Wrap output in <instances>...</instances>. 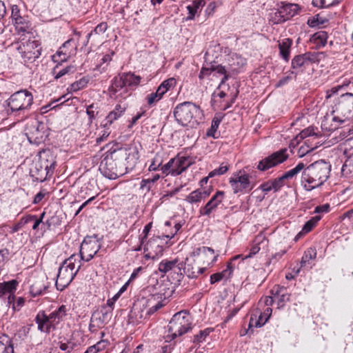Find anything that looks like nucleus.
<instances>
[{
  "label": "nucleus",
  "instance_id": "23",
  "mask_svg": "<svg viewBox=\"0 0 353 353\" xmlns=\"http://www.w3.org/2000/svg\"><path fill=\"white\" fill-rule=\"evenodd\" d=\"M223 196V192H217L204 206L203 211L201 212V213L203 215H209L222 202Z\"/></svg>",
  "mask_w": 353,
  "mask_h": 353
},
{
  "label": "nucleus",
  "instance_id": "8",
  "mask_svg": "<svg viewBox=\"0 0 353 353\" xmlns=\"http://www.w3.org/2000/svg\"><path fill=\"white\" fill-rule=\"evenodd\" d=\"M228 74L225 66H223L222 64L213 63L202 68L200 72L199 79H206L209 80L210 82L215 85L217 84L218 88H220L221 85L228 79Z\"/></svg>",
  "mask_w": 353,
  "mask_h": 353
},
{
  "label": "nucleus",
  "instance_id": "61",
  "mask_svg": "<svg viewBox=\"0 0 353 353\" xmlns=\"http://www.w3.org/2000/svg\"><path fill=\"white\" fill-rule=\"evenodd\" d=\"M252 195L258 201H261L264 199V194L261 195L260 194V190L259 189H256L252 193Z\"/></svg>",
  "mask_w": 353,
  "mask_h": 353
},
{
  "label": "nucleus",
  "instance_id": "7",
  "mask_svg": "<svg viewBox=\"0 0 353 353\" xmlns=\"http://www.w3.org/2000/svg\"><path fill=\"white\" fill-rule=\"evenodd\" d=\"M33 97L27 90H20L12 94L6 103L8 107L7 112L11 114L19 112L30 107Z\"/></svg>",
  "mask_w": 353,
  "mask_h": 353
},
{
  "label": "nucleus",
  "instance_id": "49",
  "mask_svg": "<svg viewBox=\"0 0 353 353\" xmlns=\"http://www.w3.org/2000/svg\"><path fill=\"white\" fill-rule=\"evenodd\" d=\"M219 121H213L210 128L207 132V136L211 137L213 138H216V134L217 129L219 128Z\"/></svg>",
  "mask_w": 353,
  "mask_h": 353
},
{
  "label": "nucleus",
  "instance_id": "58",
  "mask_svg": "<svg viewBox=\"0 0 353 353\" xmlns=\"http://www.w3.org/2000/svg\"><path fill=\"white\" fill-rule=\"evenodd\" d=\"M151 228H152V223H149L144 227V229L143 230V236L141 239V245L143 243V241L147 239L148 233H149L150 230H151Z\"/></svg>",
  "mask_w": 353,
  "mask_h": 353
},
{
  "label": "nucleus",
  "instance_id": "51",
  "mask_svg": "<svg viewBox=\"0 0 353 353\" xmlns=\"http://www.w3.org/2000/svg\"><path fill=\"white\" fill-rule=\"evenodd\" d=\"M47 162L49 163V165H46V169H48V172H47V174H52L53 172H54V166H55V164H56V161H55V158L53 155H50L49 157V159H48L46 160Z\"/></svg>",
  "mask_w": 353,
  "mask_h": 353
},
{
  "label": "nucleus",
  "instance_id": "9",
  "mask_svg": "<svg viewBox=\"0 0 353 353\" xmlns=\"http://www.w3.org/2000/svg\"><path fill=\"white\" fill-rule=\"evenodd\" d=\"M193 163L194 161L190 157L178 155L162 166L161 170L165 176H176L181 174Z\"/></svg>",
  "mask_w": 353,
  "mask_h": 353
},
{
  "label": "nucleus",
  "instance_id": "35",
  "mask_svg": "<svg viewBox=\"0 0 353 353\" xmlns=\"http://www.w3.org/2000/svg\"><path fill=\"white\" fill-rule=\"evenodd\" d=\"M65 312V307L63 305L59 307L58 311L52 312L48 318L46 317V323L48 322L50 323V326L54 328L55 325L59 322V319L61 318L60 314L61 313L63 315Z\"/></svg>",
  "mask_w": 353,
  "mask_h": 353
},
{
  "label": "nucleus",
  "instance_id": "45",
  "mask_svg": "<svg viewBox=\"0 0 353 353\" xmlns=\"http://www.w3.org/2000/svg\"><path fill=\"white\" fill-rule=\"evenodd\" d=\"M163 95L164 94L163 92H161L159 88H157L155 92L148 95L147 98L148 103L151 105L154 103L159 101L162 99Z\"/></svg>",
  "mask_w": 353,
  "mask_h": 353
},
{
  "label": "nucleus",
  "instance_id": "20",
  "mask_svg": "<svg viewBox=\"0 0 353 353\" xmlns=\"http://www.w3.org/2000/svg\"><path fill=\"white\" fill-rule=\"evenodd\" d=\"M18 282L16 280L0 283V297L8 295V304H11L14 301V294Z\"/></svg>",
  "mask_w": 353,
  "mask_h": 353
},
{
  "label": "nucleus",
  "instance_id": "11",
  "mask_svg": "<svg viewBox=\"0 0 353 353\" xmlns=\"http://www.w3.org/2000/svg\"><path fill=\"white\" fill-rule=\"evenodd\" d=\"M17 49L24 62L34 61L40 57L42 51L40 43L36 40H29L26 43L19 44Z\"/></svg>",
  "mask_w": 353,
  "mask_h": 353
},
{
  "label": "nucleus",
  "instance_id": "57",
  "mask_svg": "<svg viewBox=\"0 0 353 353\" xmlns=\"http://www.w3.org/2000/svg\"><path fill=\"white\" fill-rule=\"evenodd\" d=\"M161 161L158 158H154L152 162V163L149 166L150 171L157 170L159 167L161 165Z\"/></svg>",
  "mask_w": 353,
  "mask_h": 353
},
{
  "label": "nucleus",
  "instance_id": "15",
  "mask_svg": "<svg viewBox=\"0 0 353 353\" xmlns=\"http://www.w3.org/2000/svg\"><path fill=\"white\" fill-rule=\"evenodd\" d=\"M99 250V244L97 239L91 237L85 239L81 243L80 254L81 259L90 261Z\"/></svg>",
  "mask_w": 353,
  "mask_h": 353
},
{
  "label": "nucleus",
  "instance_id": "12",
  "mask_svg": "<svg viewBox=\"0 0 353 353\" xmlns=\"http://www.w3.org/2000/svg\"><path fill=\"white\" fill-rule=\"evenodd\" d=\"M116 150L120 161H125L126 165L130 168H134L137 163L139 159V152L137 146L118 148L116 145Z\"/></svg>",
  "mask_w": 353,
  "mask_h": 353
},
{
  "label": "nucleus",
  "instance_id": "54",
  "mask_svg": "<svg viewBox=\"0 0 353 353\" xmlns=\"http://www.w3.org/2000/svg\"><path fill=\"white\" fill-rule=\"evenodd\" d=\"M274 299L277 302L278 305L280 307H282L284 302L289 301L290 296L288 294H277L274 296Z\"/></svg>",
  "mask_w": 353,
  "mask_h": 353
},
{
  "label": "nucleus",
  "instance_id": "10",
  "mask_svg": "<svg viewBox=\"0 0 353 353\" xmlns=\"http://www.w3.org/2000/svg\"><path fill=\"white\" fill-rule=\"evenodd\" d=\"M162 307V304L154 296L137 300L133 306V312L140 319H145Z\"/></svg>",
  "mask_w": 353,
  "mask_h": 353
},
{
  "label": "nucleus",
  "instance_id": "53",
  "mask_svg": "<svg viewBox=\"0 0 353 353\" xmlns=\"http://www.w3.org/2000/svg\"><path fill=\"white\" fill-rule=\"evenodd\" d=\"M121 117L120 114H118L116 112L112 111L110 112L108 115L105 118V125H111L115 120L119 119Z\"/></svg>",
  "mask_w": 353,
  "mask_h": 353
},
{
  "label": "nucleus",
  "instance_id": "50",
  "mask_svg": "<svg viewBox=\"0 0 353 353\" xmlns=\"http://www.w3.org/2000/svg\"><path fill=\"white\" fill-rule=\"evenodd\" d=\"M210 330L209 329H206L201 331L198 334L194 336V340L197 343H202L205 341L207 336L209 335Z\"/></svg>",
  "mask_w": 353,
  "mask_h": 353
},
{
  "label": "nucleus",
  "instance_id": "62",
  "mask_svg": "<svg viewBox=\"0 0 353 353\" xmlns=\"http://www.w3.org/2000/svg\"><path fill=\"white\" fill-rule=\"evenodd\" d=\"M6 13V6L3 1H0V20L4 17Z\"/></svg>",
  "mask_w": 353,
  "mask_h": 353
},
{
  "label": "nucleus",
  "instance_id": "17",
  "mask_svg": "<svg viewBox=\"0 0 353 353\" xmlns=\"http://www.w3.org/2000/svg\"><path fill=\"white\" fill-rule=\"evenodd\" d=\"M288 157V155L286 154V150L276 152L261 161L258 165V169L260 170H268L279 163H283Z\"/></svg>",
  "mask_w": 353,
  "mask_h": 353
},
{
  "label": "nucleus",
  "instance_id": "14",
  "mask_svg": "<svg viewBox=\"0 0 353 353\" xmlns=\"http://www.w3.org/2000/svg\"><path fill=\"white\" fill-rule=\"evenodd\" d=\"M141 82V77L133 73H123L117 78L112 85L115 92L121 90L127 86L138 85Z\"/></svg>",
  "mask_w": 353,
  "mask_h": 353
},
{
  "label": "nucleus",
  "instance_id": "44",
  "mask_svg": "<svg viewBox=\"0 0 353 353\" xmlns=\"http://www.w3.org/2000/svg\"><path fill=\"white\" fill-rule=\"evenodd\" d=\"M263 241H265V239L263 236H258L255 240V241L257 243L252 247L249 254L244 256V258H243V260L251 258L252 256L257 254L260 250V247L259 246V244Z\"/></svg>",
  "mask_w": 353,
  "mask_h": 353
},
{
  "label": "nucleus",
  "instance_id": "33",
  "mask_svg": "<svg viewBox=\"0 0 353 353\" xmlns=\"http://www.w3.org/2000/svg\"><path fill=\"white\" fill-rule=\"evenodd\" d=\"M327 22V19L325 17L318 14L310 17L307 23L312 28H321Z\"/></svg>",
  "mask_w": 353,
  "mask_h": 353
},
{
  "label": "nucleus",
  "instance_id": "4",
  "mask_svg": "<svg viewBox=\"0 0 353 353\" xmlns=\"http://www.w3.org/2000/svg\"><path fill=\"white\" fill-rule=\"evenodd\" d=\"M81 263L77 255H72L65 260L62 266L59 268L57 275L56 287L59 290H63L73 280L80 268Z\"/></svg>",
  "mask_w": 353,
  "mask_h": 353
},
{
  "label": "nucleus",
  "instance_id": "59",
  "mask_svg": "<svg viewBox=\"0 0 353 353\" xmlns=\"http://www.w3.org/2000/svg\"><path fill=\"white\" fill-rule=\"evenodd\" d=\"M152 183H150V179H143L140 184V188L142 190H146L148 191L150 189V185Z\"/></svg>",
  "mask_w": 353,
  "mask_h": 353
},
{
  "label": "nucleus",
  "instance_id": "26",
  "mask_svg": "<svg viewBox=\"0 0 353 353\" xmlns=\"http://www.w3.org/2000/svg\"><path fill=\"white\" fill-rule=\"evenodd\" d=\"M233 267L231 263H228L226 268L220 272H216L210 276V282L211 284L217 283L221 280L228 281L232 274Z\"/></svg>",
  "mask_w": 353,
  "mask_h": 353
},
{
  "label": "nucleus",
  "instance_id": "1",
  "mask_svg": "<svg viewBox=\"0 0 353 353\" xmlns=\"http://www.w3.org/2000/svg\"><path fill=\"white\" fill-rule=\"evenodd\" d=\"M331 165L323 160H319L305 168L301 176V185L307 191H311L321 186L329 178Z\"/></svg>",
  "mask_w": 353,
  "mask_h": 353
},
{
  "label": "nucleus",
  "instance_id": "34",
  "mask_svg": "<svg viewBox=\"0 0 353 353\" xmlns=\"http://www.w3.org/2000/svg\"><path fill=\"white\" fill-rule=\"evenodd\" d=\"M341 174L345 178L353 177V152L345 161L341 168Z\"/></svg>",
  "mask_w": 353,
  "mask_h": 353
},
{
  "label": "nucleus",
  "instance_id": "21",
  "mask_svg": "<svg viewBox=\"0 0 353 353\" xmlns=\"http://www.w3.org/2000/svg\"><path fill=\"white\" fill-rule=\"evenodd\" d=\"M272 314V310L267 307L265 310L262 312H256L254 316L250 319L249 323V328L251 327H261L264 325L268 321Z\"/></svg>",
  "mask_w": 353,
  "mask_h": 353
},
{
  "label": "nucleus",
  "instance_id": "36",
  "mask_svg": "<svg viewBox=\"0 0 353 353\" xmlns=\"http://www.w3.org/2000/svg\"><path fill=\"white\" fill-rule=\"evenodd\" d=\"M320 219L321 217L319 216H316L312 217L311 219L307 221L303 225L301 231L296 235L295 239L296 240L300 236L310 232Z\"/></svg>",
  "mask_w": 353,
  "mask_h": 353
},
{
  "label": "nucleus",
  "instance_id": "5",
  "mask_svg": "<svg viewBox=\"0 0 353 353\" xmlns=\"http://www.w3.org/2000/svg\"><path fill=\"white\" fill-rule=\"evenodd\" d=\"M191 316L185 312L176 313L172 318L164 336L166 342H170L186 333L191 328Z\"/></svg>",
  "mask_w": 353,
  "mask_h": 353
},
{
  "label": "nucleus",
  "instance_id": "22",
  "mask_svg": "<svg viewBox=\"0 0 353 353\" xmlns=\"http://www.w3.org/2000/svg\"><path fill=\"white\" fill-rule=\"evenodd\" d=\"M316 139V135H312L310 137L309 139H307V141H305L304 144L300 147L298 150V155L300 158L303 157L307 153L317 148L323 143V140H321L317 143H314V141Z\"/></svg>",
  "mask_w": 353,
  "mask_h": 353
},
{
  "label": "nucleus",
  "instance_id": "19",
  "mask_svg": "<svg viewBox=\"0 0 353 353\" xmlns=\"http://www.w3.org/2000/svg\"><path fill=\"white\" fill-rule=\"evenodd\" d=\"M250 179L245 174H237L230 179V184L234 193L241 192L250 188Z\"/></svg>",
  "mask_w": 353,
  "mask_h": 353
},
{
  "label": "nucleus",
  "instance_id": "32",
  "mask_svg": "<svg viewBox=\"0 0 353 353\" xmlns=\"http://www.w3.org/2000/svg\"><path fill=\"white\" fill-rule=\"evenodd\" d=\"M16 31L21 35L29 33L30 31V22L25 18L22 17L13 21Z\"/></svg>",
  "mask_w": 353,
  "mask_h": 353
},
{
  "label": "nucleus",
  "instance_id": "2",
  "mask_svg": "<svg viewBox=\"0 0 353 353\" xmlns=\"http://www.w3.org/2000/svg\"><path fill=\"white\" fill-rule=\"evenodd\" d=\"M173 116L179 126L188 129L198 126L203 119L201 108L188 101L176 105L173 110Z\"/></svg>",
  "mask_w": 353,
  "mask_h": 353
},
{
  "label": "nucleus",
  "instance_id": "46",
  "mask_svg": "<svg viewBox=\"0 0 353 353\" xmlns=\"http://www.w3.org/2000/svg\"><path fill=\"white\" fill-rule=\"evenodd\" d=\"M270 19L274 23H279L285 21L283 14L280 12V8L277 10H273L270 14Z\"/></svg>",
  "mask_w": 353,
  "mask_h": 353
},
{
  "label": "nucleus",
  "instance_id": "25",
  "mask_svg": "<svg viewBox=\"0 0 353 353\" xmlns=\"http://www.w3.org/2000/svg\"><path fill=\"white\" fill-rule=\"evenodd\" d=\"M159 272L164 274L168 273L169 272H174L177 274H182L181 268L180 266V264L178 263L177 259H174L172 261H162L159 264Z\"/></svg>",
  "mask_w": 353,
  "mask_h": 353
},
{
  "label": "nucleus",
  "instance_id": "37",
  "mask_svg": "<svg viewBox=\"0 0 353 353\" xmlns=\"http://www.w3.org/2000/svg\"><path fill=\"white\" fill-rule=\"evenodd\" d=\"M305 164L302 162L299 163L294 168L290 170L285 172L281 177L279 179V181H282L285 179L292 178L302 170L305 169Z\"/></svg>",
  "mask_w": 353,
  "mask_h": 353
},
{
  "label": "nucleus",
  "instance_id": "64",
  "mask_svg": "<svg viewBox=\"0 0 353 353\" xmlns=\"http://www.w3.org/2000/svg\"><path fill=\"white\" fill-rule=\"evenodd\" d=\"M216 170L218 172V174L221 175L225 173L228 171V168L226 165H221L219 168H216Z\"/></svg>",
  "mask_w": 353,
  "mask_h": 353
},
{
  "label": "nucleus",
  "instance_id": "48",
  "mask_svg": "<svg viewBox=\"0 0 353 353\" xmlns=\"http://www.w3.org/2000/svg\"><path fill=\"white\" fill-rule=\"evenodd\" d=\"M0 353H14V347L10 341L4 343L0 341Z\"/></svg>",
  "mask_w": 353,
  "mask_h": 353
},
{
  "label": "nucleus",
  "instance_id": "42",
  "mask_svg": "<svg viewBox=\"0 0 353 353\" xmlns=\"http://www.w3.org/2000/svg\"><path fill=\"white\" fill-rule=\"evenodd\" d=\"M279 182L280 181H279V180L274 181H268L261 184L258 189H259L260 191L263 192L264 194H265L270 191H271L272 189L277 190L279 188Z\"/></svg>",
  "mask_w": 353,
  "mask_h": 353
},
{
  "label": "nucleus",
  "instance_id": "16",
  "mask_svg": "<svg viewBox=\"0 0 353 353\" xmlns=\"http://www.w3.org/2000/svg\"><path fill=\"white\" fill-rule=\"evenodd\" d=\"M73 42L72 39L65 42L62 47L52 57V61L57 63H61L67 61L70 57L73 56L77 50V46L71 45Z\"/></svg>",
  "mask_w": 353,
  "mask_h": 353
},
{
  "label": "nucleus",
  "instance_id": "55",
  "mask_svg": "<svg viewBox=\"0 0 353 353\" xmlns=\"http://www.w3.org/2000/svg\"><path fill=\"white\" fill-rule=\"evenodd\" d=\"M11 17L12 19V21H14L17 20L18 19H21L23 17L20 14V10L17 5H13L12 6V12H11Z\"/></svg>",
  "mask_w": 353,
  "mask_h": 353
},
{
  "label": "nucleus",
  "instance_id": "30",
  "mask_svg": "<svg viewBox=\"0 0 353 353\" xmlns=\"http://www.w3.org/2000/svg\"><path fill=\"white\" fill-rule=\"evenodd\" d=\"M205 5L203 0H194L187 6L188 10V16L187 20H192L195 16L200 12Z\"/></svg>",
  "mask_w": 353,
  "mask_h": 353
},
{
  "label": "nucleus",
  "instance_id": "38",
  "mask_svg": "<svg viewBox=\"0 0 353 353\" xmlns=\"http://www.w3.org/2000/svg\"><path fill=\"white\" fill-rule=\"evenodd\" d=\"M291 43V41L288 39H283L282 42L279 43L280 53L285 60H288Z\"/></svg>",
  "mask_w": 353,
  "mask_h": 353
},
{
  "label": "nucleus",
  "instance_id": "63",
  "mask_svg": "<svg viewBox=\"0 0 353 353\" xmlns=\"http://www.w3.org/2000/svg\"><path fill=\"white\" fill-rule=\"evenodd\" d=\"M328 208H329L328 205H325L323 206H318L315 208V212L319 213V212H327Z\"/></svg>",
  "mask_w": 353,
  "mask_h": 353
},
{
  "label": "nucleus",
  "instance_id": "52",
  "mask_svg": "<svg viewBox=\"0 0 353 353\" xmlns=\"http://www.w3.org/2000/svg\"><path fill=\"white\" fill-rule=\"evenodd\" d=\"M35 321L38 324V329L43 331L44 326V311H40L35 318Z\"/></svg>",
  "mask_w": 353,
  "mask_h": 353
},
{
  "label": "nucleus",
  "instance_id": "56",
  "mask_svg": "<svg viewBox=\"0 0 353 353\" xmlns=\"http://www.w3.org/2000/svg\"><path fill=\"white\" fill-rule=\"evenodd\" d=\"M108 28L106 23H101L94 29V32L96 34L104 33Z\"/></svg>",
  "mask_w": 353,
  "mask_h": 353
},
{
  "label": "nucleus",
  "instance_id": "40",
  "mask_svg": "<svg viewBox=\"0 0 353 353\" xmlns=\"http://www.w3.org/2000/svg\"><path fill=\"white\" fill-rule=\"evenodd\" d=\"M176 85V80L172 77L169 78L165 81H163L161 85L158 87V88L163 92V94H165L167 92H168L171 88H173Z\"/></svg>",
  "mask_w": 353,
  "mask_h": 353
},
{
  "label": "nucleus",
  "instance_id": "3",
  "mask_svg": "<svg viewBox=\"0 0 353 353\" xmlns=\"http://www.w3.org/2000/svg\"><path fill=\"white\" fill-rule=\"evenodd\" d=\"M332 120L334 123L341 124L353 120V94L346 93L343 94L332 110L331 115H327L323 121V127L331 130L337 126H327V123Z\"/></svg>",
  "mask_w": 353,
  "mask_h": 353
},
{
  "label": "nucleus",
  "instance_id": "24",
  "mask_svg": "<svg viewBox=\"0 0 353 353\" xmlns=\"http://www.w3.org/2000/svg\"><path fill=\"white\" fill-rule=\"evenodd\" d=\"M110 318L111 314L110 310L103 307L92 314L91 321L96 325L100 326L108 323L110 320Z\"/></svg>",
  "mask_w": 353,
  "mask_h": 353
},
{
  "label": "nucleus",
  "instance_id": "60",
  "mask_svg": "<svg viewBox=\"0 0 353 353\" xmlns=\"http://www.w3.org/2000/svg\"><path fill=\"white\" fill-rule=\"evenodd\" d=\"M71 67L68 66L67 68H65L62 70H61L56 75L54 76L55 79H59L62 76L65 75V74L68 73L71 70Z\"/></svg>",
  "mask_w": 353,
  "mask_h": 353
},
{
  "label": "nucleus",
  "instance_id": "13",
  "mask_svg": "<svg viewBox=\"0 0 353 353\" xmlns=\"http://www.w3.org/2000/svg\"><path fill=\"white\" fill-rule=\"evenodd\" d=\"M221 57L223 60V66H225L228 73L238 72L245 64V59L236 53H227L225 51Z\"/></svg>",
  "mask_w": 353,
  "mask_h": 353
},
{
  "label": "nucleus",
  "instance_id": "43",
  "mask_svg": "<svg viewBox=\"0 0 353 353\" xmlns=\"http://www.w3.org/2000/svg\"><path fill=\"white\" fill-rule=\"evenodd\" d=\"M107 346V342L105 341H99L97 344L88 348L84 353H97L104 350Z\"/></svg>",
  "mask_w": 353,
  "mask_h": 353
},
{
  "label": "nucleus",
  "instance_id": "41",
  "mask_svg": "<svg viewBox=\"0 0 353 353\" xmlns=\"http://www.w3.org/2000/svg\"><path fill=\"white\" fill-rule=\"evenodd\" d=\"M312 39L319 46H325L327 40V34L324 31H320L314 34Z\"/></svg>",
  "mask_w": 353,
  "mask_h": 353
},
{
  "label": "nucleus",
  "instance_id": "47",
  "mask_svg": "<svg viewBox=\"0 0 353 353\" xmlns=\"http://www.w3.org/2000/svg\"><path fill=\"white\" fill-rule=\"evenodd\" d=\"M24 222L26 223L32 222V229L36 230L42 221L41 219H37L36 216L34 215H28L24 218Z\"/></svg>",
  "mask_w": 353,
  "mask_h": 353
},
{
  "label": "nucleus",
  "instance_id": "39",
  "mask_svg": "<svg viewBox=\"0 0 353 353\" xmlns=\"http://www.w3.org/2000/svg\"><path fill=\"white\" fill-rule=\"evenodd\" d=\"M88 83V79L85 77H83V78L77 80V81L74 82L73 83H72L70 85L68 90L70 92H77V91L85 88L87 86Z\"/></svg>",
  "mask_w": 353,
  "mask_h": 353
},
{
  "label": "nucleus",
  "instance_id": "29",
  "mask_svg": "<svg viewBox=\"0 0 353 353\" xmlns=\"http://www.w3.org/2000/svg\"><path fill=\"white\" fill-rule=\"evenodd\" d=\"M280 12L283 14L285 21L290 19L295 16L299 10V7L297 4L288 3L281 6Z\"/></svg>",
  "mask_w": 353,
  "mask_h": 353
},
{
  "label": "nucleus",
  "instance_id": "31",
  "mask_svg": "<svg viewBox=\"0 0 353 353\" xmlns=\"http://www.w3.org/2000/svg\"><path fill=\"white\" fill-rule=\"evenodd\" d=\"M311 63L309 55L305 54L298 55L292 60V66L294 69L299 70L308 66Z\"/></svg>",
  "mask_w": 353,
  "mask_h": 353
},
{
  "label": "nucleus",
  "instance_id": "28",
  "mask_svg": "<svg viewBox=\"0 0 353 353\" xmlns=\"http://www.w3.org/2000/svg\"><path fill=\"white\" fill-rule=\"evenodd\" d=\"M200 259L203 264L212 265L217 259V255L214 254L212 249L210 248H203L199 250Z\"/></svg>",
  "mask_w": 353,
  "mask_h": 353
},
{
  "label": "nucleus",
  "instance_id": "6",
  "mask_svg": "<svg viewBox=\"0 0 353 353\" xmlns=\"http://www.w3.org/2000/svg\"><path fill=\"white\" fill-rule=\"evenodd\" d=\"M103 159L99 165V171L105 177L112 179L118 176L117 165L121 162L117 154L116 145L108 144L103 149Z\"/></svg>",
  "mask_w": 353,
  "mask_h": 353
},
{
  "label": "nucleus",
  "instance_id": "18",
  "mask_svg": "<svg viewBox=\"0 0 353 353\" xmlns=\"http://www.w3.org/2000/svg\"><path fill=\"white\" fill-rule=\"evenodd\" d=\"M163 239L162 238H155L151 239L144 248L145 258L155 259L162 255Z\"/></svg>",
  "mask_w": 353,
  "mask_h": 353
},
{
  "label": "nucleus",
  "instance_id": "27",
  "mask_svg": "<svg viewBox=\"0 0 353 353\" xmlns=\"http://www.w3.org/2000/svg\"><path fill=\"white\" fill-rule=\"evenodd\" d=\"M210 193L211 189L206 190H196L187 196L185 201L190 204L196 203L205 199Z\"/></svg>",
  "mask_w": 353,
  "mask_h": 353
}]
</instances>
